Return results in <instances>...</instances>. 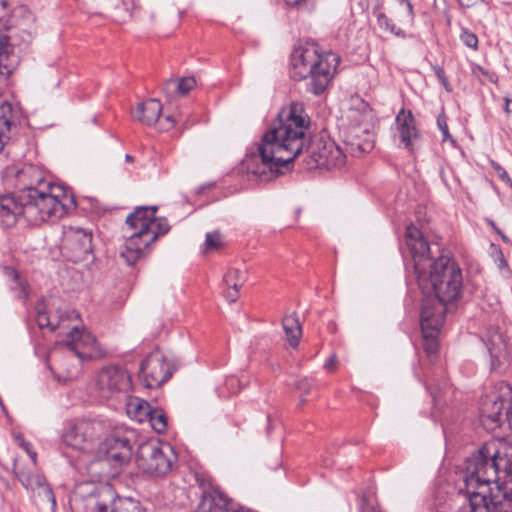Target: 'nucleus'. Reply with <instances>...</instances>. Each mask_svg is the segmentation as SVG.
I'll use <instances>...</instances> for the list:
<instances>
[{
	"instance_id": "1",
	"label": "nucleus",
	"mask_w": 512,
	"mask_h": 512,
	"mask_svg": "<svg viewBox=\"0 0 512 512\" xmlns=\"http://www.w3.org/2000/svg\"><path fill=\"white\" fill-rule=\"evenodd\" d=\"M464 502L455 512H512V462L485 444L466 461L459 485Z\"/></svg>"
},
{
	"instance_id": "2",
	"label": "nucleus",
	"mask_w": 512,
	"mask_h": 512,
	"mask_svg": "<svg viewBox=\"0 0 512 512\" xmlns=\"http://www.w3.org/2000/svg\"><path fill=\"white\" fill-rule=\"evenodd\" d=\"M406 246L410 251L419 289L424 297L421 310L429 306L436 311L437 304L446 313V304L457 300L462 293L463 276L459 265L448 254L431 257V250L422 232L413 224L406 228Z\"/></svg>"
},
{
	"instance_id": "3",
	"label": "nucleus",
	"mask_w": 512,
	"mask_h": 512,
	"mask_svg": "<svg viewBox=\"0 0 512 512\" xmlns=\"http://www.w3.org/2000/svg\"><path fill=\"white\" fill-rule=\"evenodd\" d=\"M310 119L303 105L292 103L279 113L278 121L263 135L254 158L261 160V167L248 170L261 180H269L282 173L301 154L309 142L307 130Z\"/></svg>"
},
{
	"instance_id": "4",
	"label": "nucleus",
	"mask_w": 512,
	"mask_h": 512,
	"mask_svg": "<svg viewBox=\"0 0 512 512\" xmlns=\"http://www.w3.org/2000/svg\"><path fill=\"white\" fill-rule=\"evenodd\" d=\"M15 186L20 200L27 205L28 214L44 212L51 221H56L76 208V200L63 186L53 184L45 178L38 167L27 164L15 172Z\"/></svg>"
},
{
	"instance_id": "5",
	"label": "nucleus",
	"mask_w": 512,
	"mask_h": 512,
	"mask_svg": "<svg viewBox=\"0 0 512 512\" xmlns=\"http://www.w3.org/2000/svg\"><path fill=\"white\" fill-rule=\"evenodd\" d=\"M340 58L332 52H320L314 43L294 49L291 55L290 75L294 80L310 78L307 90L314 95L322 94L333 79Z\"/></svg>"
},
{
	"instance_id": "6",
	"label": "nucleus",
	"mask_w": 512,
	"mask_h": 512,
	"mask_svg": "<svg viewBox=\"0 0 512 512\" xmlns=\"http://www.w3.org/2000/svg\"><path fill=\"white\" fill-rule=\"evenodd\" d=\"M178 456L167 443L148 441L138 446L136 463L139 469L155 477H165L176 467Z\"/></svg>"
},
{
	"instance_id": "7",
	"label": "nucleus",
	"mask_w": 512,
	"mask_h": 512,
	"mask_svg": "<svg viewBox=\"0 0 512 512\" xmlns=\"http://www.w3.org/2000/svg\"><path fill=\"white\" fill-rule=\"evenodd\" d=\"M512 417V389L506 383H500L480 402V421L486 430L493 431L502 424L510 425Z\"/></svg>"
},
{
	"instance_id": "8",
	"label": "nucleus",
	"mask_w": 512,
	"mask_h": 512,
	"mask_svg": "<svg viewBox=\"0 0 512 512\" xmlns=\"http://www.w3.org/2000/svg\"><path fill=\"white\" fill-rule=\"evenodd\" d=\"M109 429L110 424L101 419L81 420L71 425L62 439L66 446L76 451L91 453Z\"/></svg>"
},
{
	"instance_id": "9",
	"label": "nucleus",
	"mask_w": 512,
	"mask_h": 512,
	"mask_svg": "<svg viewBox=\"0 0 512 512\" xmlns=\"http://www.w3.org/2000/svg\"><path fill=\"white\" fill-rule=\"evenodd\" d=\"M135 441L136 433L133 429L116 427L101 444L100 451L113 465H123L131 459Z\"/></svg>"
},
{
	"instance_id": "10",
	"label": "nucleus",
	"mask_w": 512,
	"mask_h": 512,
	"mask_svg": "<svg viewBox=\"0 0 512 512\" xmlns=\"http://www.w3.org/2000/svg\"><path fill=\"white\" fill-rule=\"evenodd\" d=\"M174 366L159 350L151 352L141 363L139 377L144 387L158 388L173 374Z\"/></svg>"
},
{
	"instance_id": "11",
	"label": "nucleus",
	"mask_w": 512,
	"mask_h": 512,
	"mask_svg": "<svg viewBox=\"0 0 512 512\" xmlns=\"http://www.w3.org/2000/svg\"><path fill=\"white\" fill-rule=\"evenodd\" d=\"M23 217L29 224L39 225L51 219L39 210L38 214H28L27 205L20 200L18 193L0 196V225L12 227Z\"/></svg>"
},
{
	"instance_id": "12",
	"label": "nucleus",
	"mask_w": 512,
	"mask_h": 512,
	"mask_svg": "<svg viewBox=\"0 0 512 512\" xmlns=\"http://www.w3.org/2000/svg\"><path fill=\"white\" fill-rule=\"evenodd\" d=\"M309 168H339L346 162L342 149L330 139H319L307 146Z\"/></svg>"
},
{
	"instance_id": "13",
	"label": "nucleus",
	"mask_w": 512,
	"mask_h": 512,
	"mask_svg": "<svg viewBox=\"0 0 512 512\" xmlns=\"http://www.w3.org/2000/svg\"><path fill=\"white\" fill-rule=\"evenodd\" d=\"M157 211L156 206L150 207H137L133 213L129 214L126 218V224L129 229L141 230V224H146L145 230L146 243L153 244L161 235H165L170 226L166 218L155 217Z\"/></svg>"
},
{
	"instance_id": "14",
	"label": "nucleus",
	"mask_w": 512,
	"mask_h": 512,
	"mask_svg": "<svg viewBox=\"0 0 512 512\" xmlns=\"http://www.w3.org/2000/svg\"><path fill=\"white\" fill-rule=\"evenodd\" d=\"M96 386L99 395L109 399L117 394L128 392L131 387V378L124 368L108 366L99 372Z\"/></svg>"
},
{
	"instance_id": "15",
	"label": "nucleus",
	"mask_w": 512,
	"mask_h": 512,
	"mask_svg": "<svg viewBox=\"0 0 512 512\" xmlns=\"http://www.w3.org/2000/svg\"><path fill=\"white\" fill-rule=\"evenodd\" d=\"M61 247L71 261L77 263L86 260L92 252V233L82 228L69 227L63 232Z\"/></svg>"
},
{
	"instance_id": "16",
	"label": "nucleus",
	"mask_w": 512,
	"mask_h": 512,
	"mask_svg": "<svg viewBox=\"0 0 512 512\" xmlns=\"http://www.w3.org/2000/svg\"><path fill=\"white\" fill-rule=\"evenodd\" d=\"M426 306L420 313V325L424 338V351L428 357H433L438 352L437 334L444 324L443 308L437 304L436 311H431Z\"/></svg>"
},
{
	"instance_id": "17",
	"label": "nucleus",
	"mask_w": 512,
	"mask_h": 512,
	"mask_svg": "<svg viewBox=\"0 0 512 512\" xmlns=\"http://www.w3.org/2000/svg\"><path fill=\"white\" fill-rule=\"evenodd\" d=\"M13 471L22 486L37 495L41 501L56 507V499L54 493L42 474L34 473L31 468L20 467L18 462L14 463Z\"/></svg>"
},
{
	"instance_id": "18",
	"label": "nucleus",
	"mask_w": 512,
	"mask_h": 512,
	"mask_svg": "<svg viewBox=\"0 0 512 512\" xmlns=\"http://www.w3.org/2000/svg\"><path fill=\"white\" fill-rule=\"evenodd\" d=\"M68 353L80 360H89L98 354V345L94 335L86 329L79 330L73 327L68 334V339L61 344Z\"/></svg>"
},
{
	"instance_id": "19",
	"label": "nucleus",
	"mask_w": 512,
	"mask_h": 512,
	"mask_svg": "<svg viewBox=\"0 0 512 512\" xmlns=\"http://www.w3.org/2000/svg\"><path fill=\"white\" fill-rule=\"evenodd\" d=\"M7 23L8 28L12 30L13 39H20L17 45L28 44L32 41L36 33L35 16L27 6L15 7Z\"/></svg>"
},
{
	"instance_id": "20",
	"label": "nucleus",
	"mask_w": 512,
	"mask_h": 512,
	"mask_svg": "<svg viewBox=\"0 0 512 512\" xmlns=\"http://www.w3.org/2000/svg\"><path fill=\"white\" fill-rule=\"evenodd\" d=\"M147 229L146 224H141V230L131 229L132 233L127 237L125 243L120 248V257L124 261L132 266L136 264L138 260L145 257L151 243H146L145 230Z\"/></svg>"
},
{
	"instance_id": "21",
	"label": "nucleus",
	"mask_w": 512,
	"mask_h": 512,
	"mask_svg": "<svg viewBox=\"0 0 512 512\" xmlns=\"http://www.w3.org/2000/svg\"><path fill=\"white\" fill-rule=\"evenodd\" d=\"M72 316H77L74 311L68 312L57 309L52 313L46 310L43 303H38L36 306V322L40 328H49L54 331Z\"/></svg>"
},
{
	"instance_id": "22",
	"label": "nucleus",
	"mask_w": 512,
	"mask_h": 512,
	"mask_svg": "<svg viewBox=\"0 0 512 512\" xmlns=\"http://www.w3.org/2000/svg\"><path fill=\"white\" fill-rule=\"evenodd\" d=\"M86 512H117L116 496L111 486L103 487L97 495L86 500Z\"/></svg>"
},
{
	"instance_id": "23",
	"label": "nucleus",
	"mask_w": 512,
	"mask_h": 512,
	"mask_svg": "<svg viewBox=\"0 0 512 512\" xmlns=\"http://www.w3.org/2000/svg\"><path fill=\"white\" fill-rule=\"evenodd\" d=\"M396 125L401 142L406 148H410L412 142L418 138V130L411 111L405 112V110L402 109L396 116Z\"/></svg>"
},
{
	"instance_id": "24",
	"label": "nucleus",
	"mask_w": 512,
	"mask_h": 512,
	"mask_svg": "<svg viewBox=\"0 0 512 512\" xmlns=\"http://www.w3.org/2000/svg\"><path fill=\"white\" fill-rule=\"evenodd\" d=\"M483 341L491 357V367L496 369L506 356V343L497 329L489 331Z\"/></svg>"
},
{
	"instance_id": "25",
	"label": "nucleus",
	"mask_w": 512,
	"mask_h": 512,
	"mask_svg": "<svg viewBox=\"0 0 512 512\" xmlns=\"http://www.w3.org/2000/svg\"><path fill=\"white\" fill-rule=\"evenodd\" d=\"M73 354L65 355L55 368H51L52 373L59 382H67L78 377L83 360H75Z\"/></svg>"
},
{
	"instance_id": "26",
	"label": "nucleus",
	"mask_w": 512,
	"mask_h": 512,
	"mask_svg": "<svg viewBox=\"0 0 512 512\" xmlns=\"http://www.w3.org/2000/svg\"><path fill=\"white\" fill-rule=\"evenodd\" d=\"M245 281V271L238 268L228 269L223 277V282L227 287V290L224 292V296L229 302L233 303L238 299L239 290L242 288Z\"/></svg>"
},
{
	"instance_id": "27",
	"label": "nucleus",
	"mask_w": 512,
	"mask_h": 512,
	"mask_svg": "<svg viewBox=\"0 0 512 512\" xmlns=\"http://www.w3.org/2000/svg\"><path fill=\"white\" fill-rule=\"evenodd\" d=\"M162 112V104L157 99H149L137 106L133 118L146 124H156Z\"/></svg>"
},
{
	"instance_id": "28",
	"label": "nucleus",
	"mask_w": 512,
	"mask_h": 512,
	"mask_svg": "<svg viewBox=\"0 0 512 512\" xmlns=\"http://www.w3.org/2000/svg\"><path fill=\"white\" fill-rule=\"evenodd\" d=\"M11 35H0V74L10 75L17 64L16 56L13 52Z\"/></svg>"
},
{
	"instance_id": "29",
	"label": "nucleus",
	"mask_w": 512,
	"mask_h": 512,
	"mask_svg": "<svg viewBox=\"0 0 512 512\" xmlns=\"http://www.w3.org/2000/svg\"><path fill=\"white\" fill-rule=\"evenodd\" d=\"M196 86L194 77H183L178 80L168 79L163 83L162 91L168 98L187 95Z\"/></svg>"
},
{
	"instance_id": "30",
	"label": "nucleus",
	"mask_w": 512,
	"mask_h": 512,
	"mask_svg": "<svg viewBox=\"0 0 512 512\" xmlns=\"http://www.w3.org/2000/svg\"><path fill=\"white\" fill-rule=\"evenodd\" d=\"M150 404L141 398L130 397L126 402V413L132 419L139 423L146 421L151 413Z\"/></svg>"
},
{
	"instance_id": "31",
	"label": "nucleus",
	"mask_w": 512,
	"mask_h": 512,
	"mask_svg": "<svg viewBox=\"0 0 512 512\" xmlns=\"http://www.w3.org/2000/svg\"><path fill=\"white\" fill-rule=\"evenodd\" d=\"M282 325L290 346L296 348L299 345L302 334L298 318L295 315L285 316L282 320Z\"/></svg>"
},
{
	"instance_id": "32",
	"label": "nucleus",
	"mask_w": 512,
	"mask_h": 512,
	"mask_svg": "<svg viewBox=\"0 0 512 512\" xmlns=\"http://www.w3.org/2000/svg\"><path fill=\"white\" fill-rule=\"evenodd\" d=\"M5 275L8 277V279L11 281L10 287L12 290H15L18 292V296L21 298L27 297V287L25 281H23L20 278V275L17 270L6 267L5 268Z\"/></svg>"
},
{
	"instance_id": "33",
	"label": "nucleus",
	"mask_w": 512,
	"mask_h": 512,
	"mask_svg": "<svg viewBox=\"0 0 512 512\" xmlns=\"http://www.w3.org/2000/svg\"><path fill=\"white\" fill-rule=\"evenodd\" d=\"M146 421L149 422L153 430L159 434L164 433L167 429V417L160 409L152 408Z\"/></svg>"
},
{
	"instance_id": "34",
	"label": "nucleus",
	"mask_w": 512,
	"mask_h": 512,
	"mask_svg": "<svg viewBox=\"0 0 512 512\" xmlns=\"http://www.w3.org/2000/svg\"><path fill=\"white\" fill-rule=\"evenodd\" d=\"M116 511L117 512H143L139 501L130 497L116 496Z\"/></svg>"
},
{
	"instance_id": "35",
	"label": "nucleus",
	"mask_w": 512,
	"mask_h": 512,
	"mask_svg": "<svg viewBox=\"0 0 512 512\" xmlns=\"http://www.w3.org/2000/svg\"><path fill=\"white\" fill-rule=\"evenodd\" d=\"M377 24L380 29L389 31L391 34H394L398 37H405L402 29L396 27L395 24L391 22V20L382 12L377 15Z\"/></svg>"
},
{
	"instance_id": "36",
	"label": "nucleus",
	"mask_w": 512,
	"mask_h": 512,
	"mask_svg": "<svg viewBox=\"0 0 512 512\" xmlns=\"http://www.w3.org/2000/svg\"><path fill=\"white\" fill-rule=\"evenodd\" d=\"M222 246V237L218 231L209 232L206 234L205 250H217Z\"/></svg>"
},
{
	"instance_id": "37",
	"label": "nucleus",
	"mask_w": 512,
	"mask_h": 512,
	"mask_svg": "<svg viewBox=\"0 0 512 512\" xmlns=\"http://www.w3.org/2000/svg\"><path fill=\"white\" fill-rule=\"evenodd\" d=\"M460 39L468 48L477 50L478 48V37L475 33L467 28L461 30Z\"/></svg>"
},
{
	"instance_id": "38",
	"label": "nucleus",
	"mask_w": 512,
	"mask_h": 512,
	"mask_svg": "<svg viewBox=\"0 0 512 512\" xmlns=\"http://www.w3.org/2000/svg\"><path fill=\"white\" fill-rule=\"evenodd\" d=\"M360 512H378L374 495H363L360 499Z\"/></svg>"
},
{
	"instance_id": "39",
	"label": "nucleus",
	"mask_w": 512,
	"mask_h": 512,
	"mask_svg": "<svg viewBox=\"0 0 512 512\" xmlns=\"http://www.w3.org/2000/svg\"><path fill=\"white\" fill-rule=\"evenodd\" d=\"M296 388L301 392L300 404L303 405L307 399L305 395L309 394L313 389V382L308 378H303L297 381Z\"/></svg>"
},
{
	"instance_id": "40",
	"label": "nucleus",
	"mask_w": 512,
	"mask_h": 512,
	"mask_svg": "<svg viewBox=\"0 0 512 512\" xmlns=\"http://www.w3.org/2000/svg\"><path fill=\"white\" fill-rule=\"evenodd\" d=\"M448 385L446 380H443L441 383H436L434 380L430 379L427 381L426 386L430 391L431 396L434 401L441 399V391L446 388Z\"/></svg>"
},
{
	"instance_id": "41",
	"label": "nucleus",
	"mask_w": 512,
	"mask_h": 512,
	"mask_svg": "<svg viewBox=\"0 0 512 512\" xmlns=\"http://www.w3.org/2000/svg\"><path fill=\"white\" fill-rule=\"evenodd\" d=\"M437 125L442 133V141H447L448 139L453 141L451 135L449 134L447 118L443 112L437 117Z\"/></svg>"
},
{
	"instance_id": "42",
	"label": "nucleus",
	"mask_w": 512,
	"mask_h": 512,
	"mask_svg": "<svg viewBox=\"0 0 512 512\" xmlns=\"http://www.w3.org/2000/svg\"><path fill=\"white\" fill-rule=\"evenodd\" d=\"M176 123L175 118L172 115H167L164 119L158 118V121L155 125H157V128L161 131H167L174 127Z\"/></svg>"
},
{
	"instance_id": "43",
	"label": "nucleus",
	"mask_w": 512,
	"mask_h": 512,
	"mask_svg": "<svg viewBox=\"0 0 512 512\" xmlns=\"http://www.w3.org/2000/svg\"><path fill=\"white\" fill-rule=\"evenodd\" d=\"M176 123L175 118L172 115H167L164 119L158 118V121L155 125H157V128L161 131H167L174 127Z\"/></svg>"
},
{
	"instance_id": "44",
	"label": "nucleus",
	"mask_w": 512,
	"mask_h": 512,
	"mask_svg": "<svg viewBox=\"0 0 512 512\" xmlns=\"http://www.w3.org/2000/svg\"><path fill=\"white\" fill-rule=\"evenodd\" d=\"M433 70H434L437 78L440 80V82L446 88V90L450 91L449 83H448V80H447L444 70L438 65L433 66Z\"/></svg>"
},
{
	"instance_id": "45",
	"label": "nucleus",
	"mask_w": 512,
	"mask_h": 512,
	"mask_svg": "<svg viewBox=\"0 0 512 512\" xmlns=\"http://www.w3.org/2000/svg\"><path fill=\"white\" fill-rule=\"evenodd\" d=\"M17 439L19 440V445L29 454L32 461V466H35L37 454L30 450V444L25 442L21 436H18Z\"/></svg>"
},
{
	"instance_id": "46",
	"label": "nucleus",
	"mask_w": 512,
	"mask_h": 512,
	"mask_svg": "<svg viewBox=\"0 0 512 512\" xmlns=\"http://www.w3.org/2000/svg\"><path fill=\"white\" fill-rule=\"evenodd\" d=\"M101 7L105 11H110L112 8H116L120 2V0H98Z\"/></svg>"
},
{
	"instance_id": "47",
	"label": "nucleus",
	"mask_w": 512,
	"mask_h": 512,
	"mask_svg": "<svg viewBox=\"0 0 512 512\" xmlns=\"http://www.w3.org/2000/svg\"><path fill=\"white\" fill-rule=\"evenodd\" d=\"M495 170L498 172V175L502 180H505V181L511 183V185H512V180L510 179V177L505 169H503L500 165L496 164Z\"/></svg>"
},
{
	"instance_id": "48",
	"label": "nucleus",
	"mask_w": 512,
	"mask_h": 512,
	"mask_svg": "<svg viewBox=\"0 0 512 512\" xmlns=\"http://www.w3.org/2000/svg\"><path fill=\"white\" fill-rule=\"evenodd\" d=\"M337 365V358L335 355H332L325 363V368L328 371H333Z\"/></svg>"
},
{
	"instance_id": "49",
	"label": "nucleus",
	"mask_w": 512,
	"mask_h": 512,
	"mask_svg": "<svg viewBox=\"0 0 512 512\" xmlns=\"http://www.w3.org/2000/svg\"><path fill=\"white\" fill-rule=\"evenodd\" d=\"M482 1L483 0H458L459 4L465 8L473 7V6L477 5L478 3H481Z\"/></svg>"
},
{
	"instance_id": "50",
	"label": "nucleus",
	"mask_w": 512,
	"mask_h": 512,
	"mask_svg": "<svg viewBox=\"0 0 512 512\" xmlns=\"http://www.w3.org/2000/svg\"><path fill=\"white\" fill-rule=\"evenodd\" d=\"M400 1L406 4L407 10H408V15H409L410 19L412 20L413 19V6H412L411 2L409 0H400Z\"/></svg>"
},
{
	"instance_id": "51",
	"label": "nucleus",
	"mask_w": 512,
	"mask_h": 512,
	"mask_svg": "<svg viewBox=\"0 0 512 512\" xmlns=\"http://www.w3.org/2000/svg\"><path fill=\"white\" fill-rule=\"evenodd\" d=\"M505 111L507 113H512V100L508 98L505 99Z\"/></svg>"
},
{
	"instance_id": "52",
	"label": "nucleus",
	"mask_w": 512,
	"mask_h": 512,
	"mask_svg": "<svg viewBox=\"0 0 512 512\" xmlns=\"http://www.w3.org/2000/svg\"><path fill=\"white\" fill-rule=\"evenodd\" d=\"M358 147L362 152H367L372 148V145L370 143H366L364 145H358Z\"/></svg>"
},
{
	"instance_id": "53",
	"label": "nucleus",
	"mask_w": 512,
	"mask_h": 512,
	"mask_svg": "<svg viewBox=\"0 0 512 512\" xmlns=\"http://www.w3.org/2000/svg\"><path fill=\"white\" fill-rule=\"evenodd\" d=\"M494 231H495L498 235H500V236H501V238H502V240H503V241H505V242H507V241H508V238L506 237V235H504L498 227H496V229H494Z\"/></svg>"
},
{
	"instance_id": "54",
	"label": "nucleus",
	"mask_w": 512,
	"mask_h": 512,
	"mask_svg": "<svg viewBox=\"0 0 512 512\" xmlns=\"http://www.w3.org/2000/svg\"><path fill=\"white\" fill-rule=\"evenodd\" d=\"M125 160H126L127 162H132V161H133V157H132L130 154H126V155H125Z\"/></svg>"
},
{
	"instance_id": "55",
	"label": "nucleus",
	"mask_w": 512,
	"mask_h": 512,
	"mask_svg": "<svg viewBox=\"0 0 512 512\" xmlns=\"http://www.w3.org/2000/svg\"><path fill=\"white\" fill-rule=\"evenodd\" d=\"M488 223L493 229H496L497 226L495 225L494 221L489 220Z\"/></svg>"
},
{
	"instance_id": "56",
	"label": "nucleus",
	"mask_w": 512,
	"mask_h": 512,
	"mask_svg": "<svg viewBox=\"0 0 512 512\" xmlns=\"http://www.w3.org/2000/svg\"><path fill=\"white\" fill-rule=\"evenodd\" d=\"M505 263V260L503 259V257L501 258V261H500V264H503Z\"/></svg>"
},
{
	"instance_id": "57",
	"label": "nucleus",
	"mask_w": 512,
	"mask_h": 512,
	"mask_svg": "<svg viewBox=\"0 0 512 512\" xmlns=\"http://www.w3.org/2000/svg\"><path fill=\"white\" fill-rule=\"evenodd\" d=\"M505 263V260L503 259V257L501 258V261H500V264H503Z\"/></svg>"
}]
</instances>
